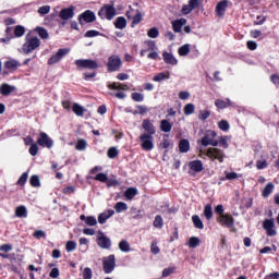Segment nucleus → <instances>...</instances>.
Masks as SVG:
<instances>
[{"label": "nucleus", "instance_id": "c9c22d12", "mask_svg": "<svg viewBox=\"0 0 279 279\" xmlns=\"http://www.w3.org/2000/svg\"><path fill=\"white\" fill-rule=\"evenodd\" d=\"M192 221L194 223V228L197 230H204V222L202 221V218H199L197 215L192 216Z\"/></svg>", "mask_w": 279, "mask_h": 279}, {"label": "nucleus", "instance_id": "864d4df0", "mask_svg": "<svg viewBox=\"0 0 279 279\" xmlns=\"http://www.w3.org/2000/svg\"><path fill=\"white\" fill-rule=\"evenodd\" d=\"M66 252H75L77 250V243L75 241H68L65 244Z\"/></svg>", "mask_w": 279, "mask_h": 279}, {"label": "nucleus", "instance_id": "5fc2aeb1", "mask_svg": "<svg viewBox=\"0 0 279 279\" xmlns=\"http://www.w3.org/2000/svg\"><path fill=\"white\" fill-rule=\"evenodd\" d=\"M210 118V110H201L198 113L199 121H206Z\"/></svg>", "mask_w": 279, "mask_h": 279}, {"label": "nucleus", "instance_id": "4d7b16f0", "mask_svg": "<svg viewBox=\"0 0 279 279\" xmlns=\"http://www.w3.org/2000/svg\"><path fill=\"white\" fill-rule=\"evenodd\" d=\"M86 141L85 140H78L76 142V145H75V149H77V151H84V149H86Z\"/></svg>", "mask_w": 279, "mask_h": 279}, {"label": "nucleus", "instance_id": "f8f14e48", "mask_svg": "<svg viewBox=\"0 0 279 279\" xmlns=\"http://www.w3.org/2000/svg\"><path fill=\"white\" fill-rule=\"evenodd\" d=\"M37 145H39V147L51 149V147H53V140H51L47 133L40 132L39 137L37 138Z\"/></svg>", "mask_w": 279, "mask_h": 279}, {"label": "nucleus", "instance_id": "bb28decb", "mask_svg": "<svg viewBox=\"0 0 279 279\" xmlns=\"http://www.w3.org/2000/svg\"><path fill=\"white\" fill-rule=\"evenodd\" d=\"M113 215H114V210L108 209L107 213H102L98 216V223L100 225L106 223V221H108V219H110V217H112Z\"/></svg>", "mask_w": 279, "mask_h": 279}, {"label": "nucleus", "instance_id": "f704fd0d", "mask_svg": "<svg viewBox=\"0 0 279 279\" xmlns=\"http://www.w3.org/2000/svg\"><path fill=\"white\" fill-rule=\"evenodd\" d=\"M178 53H179V56H181V57H186V56H189V53H191V45H190V44H185V45L179 47Z\"/></svg>", "mask_w": 279, "mask_h": 279}, {"label": "nucleus", "instance_id": "aec40b11", "mask_svg": "<svg viewBox=\"0 0 279 279\" xmlns=\"http://www.w3.org/2000/svg\"><path fill=\"white\" fill-rule=\"evenodd\" d=\"M184 25H186V19H184V17L172 21V29L175 34H180V32H182V27H184Z\"/></svg>", "mask_w": 279, "mask_h": 279}, {"label": "nucleus", "instance_id": "680f3d73", "mask_svg": "<svg viewBox=\"0 0 279 279\" xmlns=\"http://www.w3.org/2000/svg\"><path fill=\"white\" fill-rule=\"evenodd\" d=\"M31 156H38V143H33L28 149Z\"/></svg>", "mask_w": 279, "mask_h": 279}, {"label": "nucleus", "instance_id": "de8ad7c7", "mask_svg": "<svg viewBox=\"0 0 279 279\" xmlns=\"http://www.w3.org/2000/svg\"><path fill=\"white\" fill-rule=\"evenodd\" d=\"M94 180H96V182H102L104 184H106V182H108V174L99 172L97 175L94 177Z\"/></svg>", "mask_w": 279, "mask_h": 279}, {"label": "nucleus", "instance_id": "49530a36", "mask_svg": "<svg viewBox=\"0 0 279 279\" xmlns=\"http://www.w3.org/2000/svg\"><path fill=\"white\" fill-rule=\"evenodd\" d=\"M14 36H16V38H21L22 36H25V27H23L22 25L15 26Z\"/></svg>", "mask_w": 279, "mask_h": 279}, {"label": "nucleus", "instance_id": "37998d69", "mask_svg": "<svg viewBox=\"0 0 279 279\" xmlns=\"http://www.w3.org/2000/svg\"><path fill=\"white\" fill-rule=\"evenodd\" d=\"M183 112L186 117L193 114V112H195V105H193L191 102L185 105L183 108Z\"/></svg>", "mask_w": 279, "mask_h": 279}, {"label": "nucleus", "instance_id": "4468645a", "mask_svg": "<svg viewBox=\"0 0 279 279\" xmlns=\"http://www.w3.org/2000/svg\"><path fill=\"white\" fill-rule=\"evenodd\" d=\"M263 228L266 230L267 236H276V234H278V231L275 230L276 222L274 219H265L263 221Z\"/></svg>", "mask_w": 279, "mask_h": 279}, {"label": "nucleus", "instance_id": "412c9836", "mask_svg": "<svg viewBox=\"0 0 279 279\" xmlns=\"http://www.w3.org/2000/svg\"><path fill=\"white\" fill-rule=\"evenodd\" d=\"M189 167L191 171H195V173H202V171H204V163L202 160L190 161Z\"/></svg>", "mask_w": 279, "mask_h": 279}, {"label": "nucleus", "instance_id": "7c9ffc66", "mask_svg": "<svg viewBox=\"0 0 279 279\" xmlns=\"http://www.w3.org/2000/svg\"><path fill=\"white\" fill-rule=\"evenodd\" d=\"M72 112H74L76 117H84V112H86V109L80 104L74 102L72 106Z\"/></svg>", "mask_w": 279, "mask_h": 279}, {"label": "nucleus", "instance_id": "ea45409f", "mask_svg": "<svg viewBox=\"0 0 279 279\" xmlns=\"http://www.w3.org/2000/svg\"><path fill=\"white\" fill-rule=\"evenodd\" d=\"M29 184L34 189H38V186H40V177H38V174L32 175L29 179Z\"/></svg>", "mask_w": 279, "mask_h": 279}, {"label": "nucleus", "instance_id": "58836bf2", "mask_svg": "<svg viewBox=\"0 0 279 279\" xmlns=\"http://www.w3.org/2000/svg\"><path fill=\"white\" fill-rule=\"evenodd\" d=\"M153 226H154V228H157V229H161L162 228V226H165V220L162 219V216H160V215H157L156 217H155V220H154V222H153Z\"/></svg>", "mask_w": 279, "mask_h": 279}, {"label": "nucleus", "instance_id": "473e14b6", "mask_svg": "<svg viewBox=\"0 0 279 279\" xmlns=\"http://www.w3.org/2000/svg\"><path fill=\"white\" fill-rule=\"evenodd\" d=\"M203 215L207 221H210V219H213V216H214L213 205L210 204L205 205Z\"/></svg>", "mask_w": 279, "mask_h": 279}, {"label": "nucleus", "instance_id": "9b49d317", "mask_svg": "<svg viewBox=\"0 0 279 279\" xmlns=\"http://www.w3.org/2000/svg\"><path fill=\"white\" fill-rule=\"evenodd\" d=\"M69 48H60L57 53L52 54L49 59H48V64L51 66L53 64H58V62H60V60H62V58H64L65 56H68L69 53Z\"/></svg>", "mask_w": 279, "mask_h": 279}, {"label": "nucleus", "instance_id": "774afa93", "mask_svg": "<svg viewBox=\"0 0 279 279\" xmlns=\"http://www.w3.org/2000/svg\"><path fill=\"white\" fill-rule=\"evenodd\" d=\"M105 184H107V187L110 189L112 186H119L120 183H119V181L117 179H109L107 177V181H106Z\"/></svg>", "mask_w": 279, "mask_h": 279}, {"label": "nucleus", "instance_id": "338daca9", "mask_svg": "<svg viewBox=\"0 0 279 279\" xmlns=\"http://www.w3.org/2000/svg\"><path fill=\"white\" fill-rule=\"evenodd\" d=\"M246 47L250 51H256L258 49V44L254 40L246 41Z\"/></svg>", "mask_w": 279, "mask_h": 279}, {"label": "nucleus", "instance_id": "f257e3e1", "mask_svg": "<svg viewBox=\"0 0 279 279\" xmlns=\"http://www.w3.org/2000/svg\"><path fill=\"white\" fill-rule=\"evenodd\" d=\"M144 49L141 50L140 56L141 58H145V53H147V51H150L147 54L148 60H158L159 56H158V46H156V41L148 39L144 41Z\"/></svg>", "mask_w": 279, "mask_h": 279}, {"label": "nucleus", "instance_id": "c03bdc74", "mask_svg": "<svg viewBox=\"0 0 279 279\" xmlns=\"http://www.w3.org/2000/svg\"><path fill=\"white\" fill-rule=\"evenodd\" d=\"M163 80H169V74L160 72L153 77V82H163Z\"/></svg>", "mask_w": 279, "mask_h": 279}, {"label": "nucleus", "instance_id": "1a4fd4ad", "mask_svg": "<svg viewBox=\"0 0 279 279\" xmlns=\"http://www.w3.org/2000/svg\"><path fill=\"white\" fill-rule=\"evenodd\" d=\"M216 221L219 226H222V228H234V217H232V214L217 216Z\"/></svg>", "mask_w": 279, "mask_h": 279}, {"label": "nucleus", "instance_id": "79ce46f5", "mask_svg": "<svg viewBox=\"0 0 279 279\" xmlns=\"http://www.w3.org/2000/svg\"><path fill=\"white\" fill-rule=\"evenodd\" d=\"M114 210H116V213H125V210H128V204H125L123 202H118L114 205Z\"/></svg>", "mask_w": 279, "mask_h": 279}, {"label": "nucleus", "instance_id": "f03ea898", "mask_svg": "<svg viewBox=\"0 0 279 279\" xmlns=\"http://www.w3.org/2000/svg\"><path fill=\"white\" fill-rule=\"evenodd\" d=\"M40 39L36 36L29 37V35L26 36V41L22 46V51L26 56H29L32 51H36L40 47Z\"/></svg>", "mask_w": 279, "mask_h": 279}, {"label": "nucleus", "instance_id": "8fccbe9b", "mask_svg": "<svg viewBox=\"0 0 279 279\" xmlns=\"http://www.w3.org/2000/svg\"><path fill=\"white\" fill-rule=\"evenodd\" d=\"M218 128L222 132H228V130H230V123L228 122V120H221L220 122H218Z\"/></svg>", "mask_w": 279, "mask_h": 279}, {"label": "nucleus", "instance_id": "3c124183", "mask_svg": "<svg viewBox=\"0 0 279 279\" xmlns=\"http://www.w3.org/2000/svg\"><path fill=\"white\" fill-rule=\"evenodd\" d=\"M119 250L121 252H130V243L126 240H122L119 242Z\"/></svg>", "mask_w": 279, "mask_h": 279}, {"label": "nucleus", "instance_id": "0e129e2a", "mask_svg": "<svg viewBox=\"0 0 279 279\" xmlns=\"http://www.w3.org/2000/svg\"><path fill=\"white\" fill-rule=\"evenodd\" d=\"M85 223L90 227L97 226V218L95 216H87Z\"/></svg>", "mask_w": 279, "mask_h": 279}, {"label": "nucleus", "instance_id": "5701e85b", "mask_svg": "<svg viewBox=\"0 0 279 279\" xmlns=\"http://www.w3.org/2000/svg\"><path fill=\"white\" fill-rule=\"evenodd\" d=\"M107 88H109V90H130V85L119 83V82H113L107 85Z\"/></svg>", "mask_w": 279, "mask_h": 279}, {"label": "nucleus", "instance_id": "052dcab7", "mask_svg": "<svg viewBox=\"0 0 279 279\" xmlns=\"http://www.w3.org/2000/svg\"><path fill=\"white\" fill-rule=\"evenodd\" d=\"M83 279H93V269L90 267L84 268Z\"/></svg>", "mask_w": 279, "mask_h": 279}, {"label": "nucleus", "instance_id": "09e8293b", "mask_svg": "<svg viewBox=\"0 0 279 279\" xmlns=\"http://www.w3.org/2000/svg\"><path fill=\"white\" fill-rule=\"evenodd\" d=\"M187 245L189 247H192V250H195V247L199 245V238L197 236L190 238Z\"/></svg>", "mask_w": 279, "mask_h": 279}, {"label": "nucleus", "instance_id": "6ab92c4d", "mask_svg": "<svg viewBox=\"0 0 279 279\" xmlns=\"http://www.w3.org/2000/svg\"><path fill=\"white\" fill-rule=\"evenodd\" d=\"M228 0L219 1L216 5L217 16H226V10H228Z\"/></svg>", "mask_w": 279, "mask_h": 279}, {"label": "nucleus", "instance_id": "2eb2a0df", "mask_svg": "<svg viewBox=\"0 0 279 279\" xmlns=\"http://www.w3.org/2000/svg\"><path fill=\"white\" fill-rule=\"evenodd\" d=\"M96 243L98 247H101V250H110V247H112L110 238L106 236L104 232H99V236L96 239Z\"/></svg>", "mask_w": 279, "mask_h": 279}, {"label": "nucleus", "instance_id": "0eeeda50", "mask_svg": "<svg viewBox=\"0 0 279 279\" xmlns=\"http://www.w3.org/2000/svg\"><path fill=\"white\" fill-rule=\"evenodd\" d=\"M126 17L132 20L131 27H136L143 22V13L141 10H135L132 5L129 7V11H126Z\"/></svg>", "mask_w": 279, "mask_h": 279}, {"label": "nucleus", "instance_id": "4be33fe9", "mask_svg": "<svg viewBox=\"0 0 279 279\" xmlns=\"http://www.w3.org/2000/svg\"><path fill=\"white\" fill-rule=\"evenodd\" d=\"M14 90H16V87L7 83L0 86V94H2L3 97H9V95H12Z\"/></svg>", "mask_w": 279, "mask_h": 279}, {"label": "nucleus", "instance_id": "b1692460", "mask_svg": "<svg viewBox=\"0 0 279 279\" xmlns=\"http://www.w3.org/2000/svg\"><path fill=\"white\" fill-rule=\"evenodd\" d=\"M162 58L166 64H171L172 66H175V64H178V59H175V57H173L171 52L165 51L162 53Z\"/></svg>", "mask_w": 279, "mask_h": 279}, {"label": "nucleus", "instance_id": "dca6fc26", "mask_svg": "<svg viewBox=\"0 0 279 279\" xmlns=\"http://www.w3.org/2000/svg\"><path fill=\"white\" fill-rule=\"evenodd\" d=\"M73 16H75V7L74 5H71L69 8H63L59 12V17L61 19V21H71V19H73Z\"/></svg>", "mask_w": 279, "mask_h": 279}, {"label": "nucleus", "instance_id": "7ed1b4c3", "mask_svg": "<svg viewBox=\"0 0 279 279\" xmlns=\"http://www.w3.org/2000/svg\"><path fill=\"white\" fill-rule=\"evenodd\" d=\"M204 156H207L209 160L214 162V160H218V162H223V158H226V153L222 149L217 147H209L203 151Z\"/></svg>", "mask_w": 279, "mask_h": 279}, {"label": "nucleus", "instance_id": "bf43d9fd", "mask_svg": "<svg viewBox=\"0 0 279 279\" xmlns=\"http://www.w3.org/2000/svg\"><path fill=\"white\" fill-rule=\"evenodd\" d=\"M171 274H175V267H168L162 270V278H169Z\"/></svg>", "mask_w": 279, "mask_h": 279}, {"label": "nucleus", "instance_id": "9d476101", "mask_svg": "<svg viewBox=\"0 0 279 279\" xmlns=\"http://www.w3.org/2000/svg\"><path fill=\"white\" fill-rule=\"evenodd\" d=\"M140 141L144 151H151V149H154V135H147V133H144L140 136Z\"/></svg>", "mask_w": 279, "mask_h": 279}, {"label": "nucleus", "instance_id": "cd10ccee", "mask_svg": "<svg viewBox=\"0 0 279 279\" xmlns=\"http://www.w3.org/2000/svg\"><path fill=\"white\" fill-rule=\"evenodd\" d=\"M190 149H191V142H189V140H181L179 142V151L181 154H187Z\"/></svg>", "mask_w": 279, "mask_h": 279}, {"label": "nucleus", "instance_id": "e2e57ef3", "mask_svg": "<svg viewBox=\"0 0 279 279\" xmlns=\"http://www.w3.org/2000/svg\"><path fill=\"white\" fill-rule=\"evenodd\" d=\"M131 98L133 99V101H145V95L141 93H133L131 95Z\"/></svg>", "mask_w": 279, "mask_h": 279}, {"label": "nucleus", "instance_id": "423d86ee", "mask_svg": "<svg viewBox=\"0 0 279 279\" xmlns=\"http://www.w3.org/2000/svg\"><path fill=\"white\" fill-rule=\"evenodd\" d=\"M121 66H123V61H121V57L117 54H112L108 58V62H107L108 73H114L117 71H121Z\"/></svg>", "mask_w": 279, "mask_h": 279}, {"label": "nucleus", "instance_id": "69168bd1", "mask_svg": "<svg viewBox=\"0 0 279 279\" xmlns=\"http://www.w3.org/2000/svg\"><path fill=\"white\" fill-rule=\"evenodd\" d=\"M51 12L50 5H43L38 9V14H41V16H45V14H49Z\"/></svg>", "mask_w": 279, "mask_h": 279}, {"label": "nucleus", "instance_id": "6e6d98bb", "mask_svg": "<svg viewBox=\"0 0 279 279\" xmlns=\"http://www.w3.org/2000/svg\"><path fill=\"white\" fill-rule=\"evenodd\" d=\"M147 36L148 38H158V36H160V32L156 27H153L148 29Z\"/></svg>", "mask_w": 279, "mask_h": 279}, {"label": "nucleus", "instance_id": "e433bc0d", "mask_svg": "<svg viewBox=\"0 0 279 279\" xmlns=\"http://www.w3.org/2000/svg\"><path fill=\"white\" fill-rule=\"evenodd\" d=\"M35 32L38 34L39 37H41L43 40H47L49 38V32L45 27L37 26L35 28Z\"/></svg>", "mask_w": 279, "mask_h": 279}, {"label": "nucleus", "instance_id": "c85d7f7f", "mask_svg": "<svg viewBox=\"0 0 279 279\" xmlns=\"http://www.w3.org/2000/svg\"><path fill=\"white\" fill-rule=\"evenodd\" d=\"M21 66V62L16 61L15 59H11L4 62V68L9 71H16Z\"/></svg>", "mask_w": 279, "mask_h": 279}, {"label": "nucleus", "instance_id": "603ef678", "mask_svg": "<svg viewBox=\"0 0 279 279\" xmlns=\"http://www.w3.org/2000/svg\"><path fill=\"white\" fill-rule=\"evenodd\" d=\"M27 178H29V174L27 172H24L16 182L17 186H23L24 184H27Z\"/></svg>", "mask_w": 279, "mask_h": 279}, {"label": "nucleus", "instance_id": "72a5a7b5", "mask_svg": "<svg viewBox=\"0 0 279 279\" xmlns=\"http://www.w3.org/2000/svg\"><path fill=\"white\" fill-rule=\"evenodd\" d=\"M136 195H138V190H136V187H129L124 192V196L126 197V199H134Z\"/></svg>", "mask_w": 279, "mask_h": 279}, {"label": "nucleus", "instance_id": "a211bd4d", "mask_svg": "<svg viewBox=\"0 0 279 279\" xmlns=\"http://www.w3.org/2000/svg\"><path fill=\"white\" fill-rule=\"evenodd\" d=\"M142 128L147 135L154 136V134H156V126H154V123H151L149 119L143 120Z\"/></svg>", "mask_w": 279, "mask_h": 279}, {"label": "nucleus", "instance_id": "c756f323", "mask_svg": "<svg viewBox=\"0 0 279 279\" xmlns=\"http://www.w3.org/2000/svg\"><path fill=\"white\" fill-rule=\"evenodd\" d=\"M15 216L20 219H26L27 217V207L25 205H20L15 208Z\"/></svg>", "mask_w": 279, "mask_h": 279}, {"label": "nucleus", "instance_id": "ddd939ff", "mask_svg": "<svg viewBox=\"0 0 279 279\" xmlns=\"http://www.w3.org/2000/svg\"><path fill=\"white\" fill-rule=\"evenodd\" d=\"M95 21H97V16L95 15V12L90 10H86L78 15L80 25H84V23H95Z\"/></svg>", "mask_w": 279, "mask_h": 279}, {"label": "nucleus", "instance_id": "a19ab883", "mask_svg": "<svg viewBox=\"0 0 279 279\" xmlns=\"http://www.w3.org/2000/svg\"><path fill=\"white\" fill-rule=\"evenodd\" d=\"M226 178H221L220 180L223 182L226 180H236V178H241V174L236 172H228L225 171Z\"/></svg>", "mask_w": 279, "mask_h": 279}, {"label": "nucleus", "instance_id": "393cba45", "mask_svg": "<svg viewBox=\"0 0 279 279\" xmlns=\"http://www.w3.org/2000/svg\"><path fill=\"white\" fill-rule=\"evenodd\" d=\"M215 106L219 110H225V108H230V106H232V101L230 100V98H226V100L217 99L215 101Z\"/></svg>", "mask_w": 279, "mask_h": 279}, {"label": "nucleus", "instance_id": "13d9d810", "mask_svg": "<svg viewBox=\"0 0 279 279\" xmlns=\"http://www.w3.org/2000/svg\"><path fill=\"white\" fill-rule=\"evenodd\" d=\"M85 38H95L97 36H101V33L99 31L90 29L85 33Z\"/></svg>", "mask_w": 279, "mask_h": 279}, {"label": "nucleus", "instance_id": "39448f33", "mask_svg": "<svg viewBox=\"0 0 279 279\" xmlns=\"http://www.w3.org/2000/svg\"><path fill=\"white\" fill-rule=\"evenodd\" d=\"M74 64L78 70L88 69V71H97L99 69V63L92 59H77Z\"/></svg>", "mask_w": 279, "mask_h": 279}, {"label": "nucleus", "instance_id": "20e7f679", "mask_svg": "<svg viewBox=\"0 0 279 279\" xmlns=\"http://www.w3.org/2000/svg\"><path fill=\"white\" fill-rule=\"evenodd\" d=\"M117 14V9L112 4H104L100 10L98 11V16L101 21H112Z\"/></svg>", "mask_w": 279, "mask_h": 279}, {"label": "nucleus", "instance_id": "4c0bfd02", "mask_svg": "<svg viewBox=\"0 0 279 279\" xmlns=\"http://www.w3.org/2000/svg\"><path fill=\"white\" fill-rule=\"evenodd\" d=\"M270 193H274V183L269 182L263 190L262 196L269 197Z\"/></svg>", "mask_w": 279, "mask_h": 279}, {"label": "nucleus", "instance_id": "2f4dec72", "mask_svg": "<svg viewBox=\"0 0 279 279\" xmlns=\"http://www.w3.org/2000/svg\"><path fill=\"white\" fill-rule=\"evenodd\" d=\"M173 129V123L169 122V120H161L160 121V130L161 132L169 133Z\"/></svg>", "mask_w": 279, "mask_h": 279}, {"label": "nucleus", "instance_id": "6e6552de", "mask_svg": "<svg viewBox=\"0 0 279 279\" xmlns=\"http://www.w3.org/2000/svg\"><path fill=\"white\" fill-rule=\"evenodd\" d=\"M117 267V257L111 254L102 259V271L105 274H112Z\"/></svg>", "mask_w": 279, "mask_h": 279}, {"label": "nucleus", "instance_id": "f3484780", "mask_svg": "<svg viewBox=\"0 0 279 279\" xmlns=\"http://www.w3.org/2000/svg\"><path fill=\"white\" fill-rule=\"evenodd\" d=\"M213 138H217V132L207 131V133L201 140V145H203V147H208V145H210Z\"/></svg>", "mask_w": 279, "mask_h": 279}, {"label": "nucleus", "instance_id": "a878e982", "mask_svg": "<svg viewBox=\"0 0 279 279\" xmlns=\"http://www.w3.org/2000/svg\"><path fill=\"white\" fill-rule=\"evenodd\" d=\"M116 29H125L128 27V20L124 16H118L113 22Z\"/></svg>", "mask_w": 279, "mask_h": 279}, {"label": "nucleus", "instance_id": "a18cd8bd", "mask_svg": "<svg viewBox=\"0 0 279 279\" xmlns=\"http://www.w3.org/2000/svg\"><path fill=\"white\" fill-rule=\"evenodd\" d=\"M107 156L111 160H114V158H117V156H119V150L117 149V147H110L107 151Z\"/></svg>", "mask_w": 279, "mask_h": 279}]
</instances>
